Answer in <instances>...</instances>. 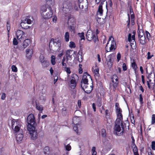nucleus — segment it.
Here are the masks:
<instances>
[{"label":"nucleus","mask_w":155,"mask_h":155,"mask_svg":"<svg viewBox=\"0 0 155 155\" xmlns=\"http://www.w3.org/2000/svg\"><path fill=\"white\" fill-rule=\"evenodd\" d=\"M99 69L98 68H97L94 69V73L97 76H98L99 75Z\"/></svg>","instance_id":"46"},{"label":"nucleus","mask_w":155,"mask_h":155,"mask_svg":"<svg viewBox=\"0 0 155 155\" xmlns=\"http://www.w3.org/2000/svg\"><path fill=\"white\" fill-rule=\"evenodd\" d=\"M121 112L122 111L116 112L117 114V119H118L120 120H123V116Z\"/></svg>","instance_id":"28"},{"label":"nucleus","mask_w":155,"mask_h":155,"mask_svg":"<svg viewBox=\"0 0 155 155\" xmlns=\"http://www.w3.org/2000/svg\"><path fill=\"white\" fill-rule=\"evenodd\" d=\"M110 40H111V43L110 45V47H109V48H108V42L107 43L106 46L105 47V50L107 52L113 50H114L116 48V42L114 41L113 37L111 36L109 38V42Z\"/></svg>","instance_id":"6"},{"label":"nucleus","mask_w":155,"mask_h":155,"mask_svg":"<svg viewBox=\"0 0 155 155\" xmlns=\"http://www.w3.org/2000/svg\"><path fill=\"white\" fill-rule=\"evenodd\" d=\"M57 20V17L55 15H54L53 16V18H52L53 21L54 22H56Z\"/></svg>","instance_id":"58"},{"label":"nucleus","mask_w":155,"mask_h":155,"mask_svg":"<svg viewBox=\"0 0 155 155\" xmlns=\"http://www.w3.org/2000/svg\"><path fill=\"white\" fill-rule=\"evenodd\" d=\"M58 79V76H55L54 77V84H55L57 81Z\"/></svg>","instance_id":"60"},{"label":"nucleus","mask_w":155,"mask_h":155,"mask_svg":"<svg viewBox=\"0 0 155 155\" xmlns=\"http://www.w3.org/2000/svg\"><path fill=\"white\" fill-rule=\"evenodd\" d=\"M145 33L147 39L149 40L150 39V34L147 31H146Z\"/></svg>","instance_id":"43"},{"label":"nucleus","mask_w":155,"mask_h":155,"mask_svg":"<svg viewBox=\"0 0 155 155\" xmlns=\"http://www.w3.org/2000/svg\"><path fill=\"white\" fill-rule=\"evenodd\" d=\"M121 54L120 53H118L117 56V59L118 61L120 58Z\"/></svg>","instance_id":"59"},{"label":"nucleus","mask_w":155,"mask_h":155,"mask_svg":"<svg viewBox=\"0 0 155 155\" xmlns=\"http://www.w3.org/2000/svg\"><path fill=\"white\" fill-rule=\"evenodd\" d=\"M73 54V51L71 50H67L66 52L65 55L67 61H71L72 58V56Z\"/></svg>","instance_id":"18"},{"label":"nucleus","mask_w":155,"mask_h":155,"mask_svg":"<svg viewBox=\"0 0 155 155\" xmlns=\"http://www.w3.org/2000/svg\"><path fill=\"white\" fill-rule=\"evenodd\" d=\"M78 61L79 62H81L82 61V57L81 55H79L78 56Z\"/></svg>","instance_id":"53"},{"label":"nucleus","mask_w":155,"mask_h":155,"mask_svg":"<svg viewBox=\"0 0 155 155\" xmlns=\"http://www.w3.org/2000/svg\"><path fill=\"white\" fill-rule=\"evenodd\" d=\"M70 26V30L71 31H74L75 29V25H69Z\"/></svg>","instance_id":"52"},{"label":"nucleus","mask_w":155,"mask_h":155,"mask_svg":"<svg viewBox=\"0 0 155 155\" xmlns=\"http://www.w3.org/2000/svg\"><path fill=\"white\" fill-rule=\"evenodd\" d=\"M12 129L14 127L21 126V122L18 120L13 119L12 121Z\"/></svg>","instance_id":"17"},{"label":"nucleus","mask_w":155,"mask_h":155,"mask_svg":"<svg viewBox=\"0 0 155 155\" xmlns=\"http://www.w3.org/2000/svg\"><path fill=\"white\" fill-rule=\"evenodd\" d=\"M52 40L54 45L57 47L58 50L59 51L61 46V41L56 39H52L50 43H51Z\"/></svg>","instance_id":"14"},{"label":"nucleus","mask_w":155,"mask_h":155,"mask_svg":"<svg viewBox=\"0 0 155 155\" xmlns=\"http://www.w3.org/2000/svg\"><path fill=\"white\" fill-rule=\"evenodd\" d=\"M133 145L134 146V147H133V152H137L138 151L137 148L136 146V145L135 144H134Z\"/></svg>","instance_id":"48"},{"label":"nucleus","mask_w":155,"mask_h":155,"mask_svg":"<svg viewBox=\"0 0 155 155\" xmlns=\"http://www.w3.org/2000/svg\"><path fill=\"white\" fill-rule=\"evenodd\" d=\"M21 126H18L15 127H14L13 129H12L13 130L14 132V134L15 133H18L19 132H22V130L20 128Z\"/></svg>","instance_id":"23"},{"label":"nucleus","mask_w":155,"mask_h":155,"mask_svg":"<svg viewBox=\"0 0 155 155\" xmlns=\"http://www.w3.org/2000/svg\"><path fill=\"white\" fill-rule=\"evenodd\" d=\"M25 33L21 30H18L16 32V36L18 39L20 41L22 40L24 38Z\"/></svg>","instance_id":"13"},{"label":"nucleus","mask_w":155,"mask_h":155,"mask_svg":"<svg viewBox=\"0 0 155 155\" xmlns=\"http://www.w3.org/2000/svg\"><path fill=\"white\" fill-rule=\"evenodd\" d=\"M155 123V114H153L152 115L151 124H153Z\"/></svg>","instance_id":"38"},{"label":"nucleus","mask_w":155,"mask_h":155,"mask_svg":"<svg viewBox=\"0 0 155 155\" xmlns=\"http://www.w3.org/2000/svg\"><path fill=\"white\" fill-rule=\"evenodd\" d=\"M79 36L81 38V40L84 39V33L82 32L81 33H79Z\"/></svg>","instance_id":"41"},{"label":"nucleus","mask_w":155,"mask_h":155,"mask_svg":"<svg viewBox=\"0 0 155 155\" xmlns=\"http://www.w3.org/2000/svg\"><path fill=\"white\" fill-rule=\"evenodd\" d=\"M140 101L141 104L143 103V98L142 94H140L139 95Z\"/></svg>","instance_id":"55"},{"label":"nucleus","mask_w":155,"mask_h":155,"mask_svg":"<svg viewBox=\"0 0 155 155\" xmlns=\"http://www.w3.org/2000/svg\"><path fill=\"white\" fill-rule=\"evenodd\" d=\"M64 68L66 69L65 70V71L68 74V77H69V74L71 73V71L70 70V68Z\"/></svg>","instance_id":"40"},{"label":"nucleus","mask_w":155,"mask_h":155,"mask_svg":"<svg viewBox=\"0 0 155 155\" xmlns=\"http://www.w3.org/2000/svg\"><path fill=\"white\" fill-rule=\"evenodd\" d=\"M69 47L71 48H75L76 45L75 43L74 42L70 41V42Z\"/></svg>","instance_id":"35"},{"label":"nucleus","mask_w":155,"mask_h":155,"mask_svg":"<svg viewBox=\"0 0 155 155\" xmlns=\"http://www.w3.org/2000/svg\"><path fill=\"white\" fill-rule=\"evenodd\" d=\"M151 81V80H149V81H147V84L148 87L149 88L153 89L154 87V84L153 83H151L150 84H149V82H150Z\"/></svg>","instance_id":"31"},{"label":"nucleus","mask_w":155,"mask_h":155,"mask_svg":"<svg viewBox=\"0 0 155 155\" xmlns=\"http://www.w3.org/2000/svg\"><path fill=\"white\" fill-rule=\"evenodd\" d=\"M5 94L4 93H3L2 94V95L1 96V99L4 100L5 99Z\"/></svg>","instance_id":"61"},{"label":"nucleus","mask_w":155,"mask_h":155,"mask_svg":"<svg viewBox=\"0 0 155 155\" xmlns=\"http://www.w3.org/2000/svg\"><path fill=\"white\" fill-rule=\"evenodd\" d=\"M7 30L8 31V35L9 34V31L10 29V25L9 23L7 21Z\"/></svg>","instance_id":"37"},{"label":"nucleus","mask_w":155,"mask_h":155,"mask_svg":"<svg viewBox=\"0 0 155 155\" xmlns=\"http://www.w3.org/2000/svg\"><path fill=\"white\" fill-rule=\"evenodd\" d=\"M112 61H107V65L110 68H111L112 66Z\"/></svg>","instance_id":"57"},{"label":"nucleus","mask_w":155,"mask_h":155,"mask_svg":"<svg viewBox=\"0 0 155 155\" xmlns=\"http://www.w3.org/2000/svg\"><path fill=\"white\" fill-rule=\"evenodd\" d=\"M111 81L113 83L114 87L115 89L118 84V80L117 76L116 75H114L111 77Z\"/></svg>","instance_id":"15"},{"label":"nucleus","mask_w":155,"mask_h":155,"mask_svg":"<svg viewBox=\"0 0 155 155\" xmlns=\"http://www.w3.org/2000/svg\"><path fill=\"white\" fill-rule=\"evenodd\" d=\"M92 107L93 108L94 111L95 112L96 111V107L95 104L94 103H93L92 104Z\"/></svg>","instance_id":"62"},{"label":"nucleus","mask_w":155,"mask_h":155,"mask_svg":"<svg viewBox=\"0 0 155 155\" xmlns=\"http://www.w3.org/2000/svg\"><path fill=\"white\" fill-rule=\"evenodd\" d=\"M109 111V110L107 109L105 110L106 116V117H107V118H108L109 117L110 114L108 113Z\"/></svg>","instance_id":"56"},{"label":"nucleus","mask_w":155,"mask_h":155,"mask_svg":"<svg viewBox=\"0 0 155 155\" xmlns=\"http://www.w3.org/2000/svg\"><path fill=\"white\" fill-rule=\"evenodd\" d=\"M105 0H95V2L98 4L100 2H101V4L99 5L98 11H97V15H99L101 16L102 15L103 10L102 9V5L103 3L105 1Z\"/></svg>","instance_id":"11"},{"label":"nucleus","mask_w":155,"mask_h":155,"mask_svg":"<svg viewBox=\"0 0 155 155\" xmlns=\"http://www.w3.org/2000/svg\"><path fill=\"white\" fill-rule=\"evenodd\" d=\"M13 45H16L18 44V42L17 41L16 38H14L13 40Z\"/></svg>","instance_id":"45"},{"label":"nucleus","mask_w":155,"mask_h":155,"mask_svg":"<svg viewBox=\"0 0 155 155\" xmlns=\"http://www.w3.org/2000/svg\"><path fill=\"white\" fill-rule=\"evenodd\" d=\"M119 104L118 103H116L115 104V108L116 112L121 111V109L119 107Z\"/></svg>","instance_id":"34"},{"label":"nucleus","mask_w":155,"mask_h":155,"mask_svg":"<svg viewBox=\"0 0 155 155\" xmlns=\"http://www.w3.org/2000/svg\"><path fill=\"white\" fill-rule=\"evenodd\" d=\"M133 35H132L131 36V34L130 33H129L128 35V41H129L130 42L131 41V38L134 41H133V44L134 42L136 44V42L135 41V32H133Z\"/></svg>","instance_id":"22"},{"label":"nucleus","mask_w":155,"mask_h":155,"mask_svg":"<svg viewBox=\"0 0 155 155\" xmlns=\"http://www.w3.org/2000/svg\"><path fill=\"white\" fill-rule=\"evenodd\" d=\"M12 69L13 72H16L17 71V68L15 65H13L12 66Z\"/></svg>","instance_id":"42"},{"label":"nucleus","mask_w":155,"mask_h":155,"mask_svg":"<svg viewBox=\"0 0 155 155\" xmlns=\"http://www.w3.org/2000/svg\"><path fill=\"white\" fill-rule=\"evenodd\" d=\"M151 147L152 150H155V142L154 141L152 142Z\"/></svg>","instance_id":"49"},{"label":"nucleus","mask_w":155,"mask_h":155,"mask_svg":"<svg viewBox=\"0 0 155 155\" xmlns=\"http://www.w3.org/2000/svg\"><path fill=\"white\" fill-rule=\"evenodd\" d=\"M139 41L142 45H144L146 41V39L143 32L139 31L138 32Z\"/></svg>","instance_id":"10"},{"label":"nucleus","mask_w":155,"mask_h":155,"mask_svg":"<svg viewBox=\"0 0 155 155\" xmlns=\"http://www.w3.org/2000/svg\"><path fill=\"white\" fill-rule=\"evenodd\" d=\"M97 17H98V18L97 19V22L99 24V28H102L104 26V24L105 22V21L104 19L103 18H101L100 17L102 15H101L100 16L99 15H97Z\"/></svg>","instance_id":"12"},{"label":"nucleus","mask_w":155,"mask_h":155,"mask_svg":"<svg viewBox=\"0 0 155 155\" xmlns=\"http://www.w3.org/2000/svg\"><path fill=\"white\" fill-rule=\"evenodd\" d=\"M51 61L52 64L53 65H54L55 64L56 62L55 61V57L54 55H52L51 57Z\"/></svg>","instance_id":"33"},{"label":"nucleus","mask_w":155,"mask_h":155,"mask_svg":"<svg viewBox=\"0 0 155 155\" xmlns=\"http://www.w3.org/2000/svg\"><path fill=\"white\" fill-rule=\"evenodd\" d=\"M153 56V54L150 55V52H148L147 53V59H150Z\"/></svg>","instance_id":"51"},{"label":"nucleus","mask_w":155,"mask_h":155,"mask_svg":"<svg viewBox=\"0 0 155 155\" xmlns=\"http://www.w3.org/2000/svg\"><path fill=\"white\" fill-rule=\"evenodd\" d=\"M78 105L79 107H80L81 105V102L80 100H78Z\"/></svg>","instance_id":"63"},{"label":"nucleus","mask_w":155,"mask_h":155,"mask_svg":"<svg viewBox=\"0 0 155 155\" xmlns=\"http://www.w3.org/2000/svg\"><path fill=\"white\" fill-rule=\"evenodd\" d=\"M132 66L134 70L136 71L137 68V65L135 62L132 63Z\"/></svg>","instance_id":"36"},{"label":"nucleus","mask_w":155,"mask_h":155,"mask_svg":"<svg viewBox=\"0 0 155 155\" xmlns=\"http://www.w3.org/2000/svg\"><path fill=\"white\" fill-rule=\"evenodd\" d=\"M28 130L29 131L30 135L31 138L33 140H35L38 138V134L35 127L29 126L27 128Z\"/></svg>","instance_id":"4"},{"label":"nucleus","mask_w":155,"mask_h":155,"mask_svg":"<svg viewBox=\"0 0 155 155\" xmlns=\"http://www.w3.org/2000/svg\"><path fill=\"white\" fill-rule=\"evenodd\" d=\"M36 109L39 110L40 113H41L43 110L42 106L36 102Z\"/></svg>","instance_id":"26"},{"label":"nucleus","mask_w":155,"mask_h":155,"mask_svg":"<svg viewBox=\"0 0 155 155\" xmlns=\"http://www.w3.org/2000/svg\"><path fill=\"white\" fill-rule=\"evenodd\" d=\"M41 14L42 17L45 19H48L51 18L53 13L51 7L47 5L42 6L41 8Z\"/></svg>","instance_id":"2"},{"label":"nucleus","mask_w":155,"mask_h":155,"mask_svg":"<svg viewBox=\"0 0 155 155\" xmlns=\"http://www.w3.org/2000/svg\"><path fill=\"white\" fill-rule=\"evenodd\" d=\"M40 61L42 65L44 67H46L48 65V63L46 61L44 60L43 57L42 56L40 57Z\"/></svg>","instance_id":"24"},{"label":"nucleus","mask_w":155,"mask_h":155,"mask_svg":"<svg viewBox=\"0 0 155 155\" xmlns=\"http://www.w3.org/2000/svg\"><path fill=\"white\" fill-rule=\"evenodd\" d=\"M30 43V40L29 39H26L23 42L22 44V47H21L19 48L20 49H24L26 48Z\"/></svg>","instance_id":"21"},{"label":"nucleus","mask_w":155,"mask_h":155,"mask_svg":"<svg viewBox=\"0 0 155 155\" xmlns=\"http://www.w3.org/2000/svg\"><path fill=\"white\" fill-rule=\"evenodd\" d=\"M27 121L28 124L27 128L29 127V125L32 127H35L36 124L34 114H30L28 116Z\"/></svg>","instance_id":"5"},{"label":"nucleus","mask_w":155,"mask_h":155,"mask_svg":"<svg viewBox=\"0 0 155 155\" xmlns=\"http://www.w3.org/2000/svg\"><path fill=\"white\" fill-rule=\"evenodd\" d=\"M86 38L89 41L93 40L94 42H96L97 39L95 33L91 30H88L87 33Z\"/></svg>","instance_id":"7"},{"label":"nucleus","mask_w":155,"mask_h":155,"mask_svg":"<svg viewBox=\"0 0 155 155\" xmlns=\"http://www.w3.org/2000/svg\"><path fill=\"white\" fill-rule=\"evenodd\" d=\"M74 76H76V75L73 74L71 76V79L70 81V86L72 89H74L76 87L77 84L75 79L74 78Z\"/></svg>","instance_id":"16"},{"label":"nucleus","mask_w":155,"mask_h":155,"mask_svg":"<svg viewBox=\"0 0 155 155\" xmlns=\"http://www.w3.org/2000/svg\"><path fill=\"white\" fill-rule=\"evenodd\" d=\"M83 70L82 68H80L79 69V73L80 74H81L82 73Z\"/></svg>","instance_id":"64"},{"label":"nucleus","mask_w":155,"mask_h":155,"mask_svg":"<svg viewBox=\"0 0 155 155\" xmlns=\"http://www.w3.org/2000/svg\"><path fill=\"white\" fill-rule=\"evenodd\" d=\"M16 136V138L17 141L18 142L21 141L23 139V131H22V133L19 132L18 133H15Z\"/></svg>","instance_id":"19"},{"label":"nucleus","mask_w":155,"mask_h":155,"mask_svg":"<svg viewBox=\"0 0 155 155\" xmlns=\"http://www.w3.org/2000/svg\"><path fill=\"white\" fill-rule=\"evenodd\" d=\"M64 39L66 42H68L69 40V34L68 32H65L64 35Z\"/></svg>","instance_id":"29"},{"label":"nucleus","mask_w":155,"mask_h":155,"mask_svg":"<svg viewBox=\"0 0 155 155\" xmlns=\"http://www.w3.org/2000/svg\"><path fill=\"white\" fill-rule=\"evenodd\" d=\"M101 135L103 137H106V133L105 129H103L101 130Z\"/></svg>","instance_id":"39"},{"label":"nucleus","mask_w":155,"mask_h":155,"mask_svg":"<svg viewBox=\"0 0 155 155\" xmlns=\"http://www.w3.org/2000/svg\"><path fill=\"white\" fill-rule=\"evenodd\" d=\"M26 56L28 58H30L31 57V53L30 49H27L26 50Z\"/></svg>","instance_id":"30"},{"label":"nucleus","mask_w":155,"mask_h":155,"mask_svg":"<svg viewBox=\"0 0 155 155\" xmlns=\"http://www.w3.org/2000/svg\"><path fill=\"white\" fill-rule=\"evenodd\" d=\"M32 22V20L28 18H26L25 19L22 20L20 23L21 27L24 29H28L29 28V26L27 24H30Z\"/></svg>","instance_id":"9"},{"label":"nucleus","mask_w":155,"mask_h":155,"mask_svg":"<svg viewBox=\"0 0 155 155\" xmlns=\"http://www.w3.org/2000/svg\"><path fill=\"white\" fill-rule=\"evenodd\" d=\"M95 147H93L92 148V154L93 155H96L97 153L95 151Z\"/></svg>","instance_id":"50"},{"label":"nucleus","mask_w":155,"mask_h":155,"mask_svg":"<svg viewBox=\"0 0 155 155\" xmlns=\"http://www.w3.org/2000/svg\"><path fill=\"white\" fill-rule=\"evenodd\" d=\"M44 153L46 155H48L50 153L49 148L48 147H45L44 149Z\"/></svg>","instance_id":"27"},{"label":"nucleus","mask_w":155,"mask_h":155,"mask_svg":"<svg viewBox=\"0 0 155 155\" xmlns=\"http://www.w3.org/2000/svg\"><path fill=\"white\" fill-rule=\"evenodd\" d=\"M91 76L87 72H85L81 81V87L82 89L87 94L90 93L93 90V85H88V78Z\"/></svg>","instance_id":"1"},{"label":"nucleus","mask_w":155,"mask_h":155,"mask_svg":"<svg viewBox=\"0 0 155 155\" xmlns=\"http://www.w3.org/2000/svg\"><path fill=\"white\" fill-rule=\"evenodd\" d=\"M123 70L124 71H125L127 69V66L126 64L124 63L122 65Z\"/></svg>","instance_id":"54"},{"label":"nucleus","mask_w":155,"mask_h":155,"mask_svg":"<svg viewBox=\"0 0 155 155\" xmlns=\"http://www.w3.org/2000/svg\"><path fill=\"white\" fill-rule=\"evenodd\" d=\"M68 23L69 25H75V19L73 18H69L68 19Z\"/></svg>","instance_id":"25"},{"label":"nucleus","mask_w":155,"mask_h":155,"mask_svg":"<svg viewBox=\"0 0 155 155\" xmlns=\"http://www.w3.org/2000/svg\"><path fill=\"white\" fill-rule=\"evenodd\" d=\"M125 127L124 125H115L114 129L116 133L119 136L121 135L124 131Z\"/></svg>","instance_id":"8"},{"label":"nucleus","mask_w":155,"mask_h":155,"mask_svg":"<svg viewBox=\"0 0 155 155\" xmlns=\"http://www.w3.org/2000/svg\"><path fill=\"white\" fill-rule=\"evenodd\" d=\"M62 114L64 115H65L67 113L66 109L65 108H64L62 109Z\"/></svg>","instance_id":"44"},{"label":"nucleus","mask_w":155,"mask_h":155,"mask_svg":"<svg viewBox=\"0 0 155 155\" xmlns=\"http://www.w3.org/2000/svg\"><path fill=\"white\" fill-rule=\"evenodd\" d=\"M78 117H73V123L74 124L73 127V128L74 130L76 132L77 134H78V127L77 126V123L76 122H75V120H76L77 119H78Z\"/></svg>","instance_id":"20"},{"label":"nucleus","mask_w":155,"mask_h":155,"mask_svg":"<svg viewBox=\"0 0 155 155\" xmlns=\"http://www.w3.org/2000/svg\"><path fill=\"white\" fill-rule=\"evenodd\" d=\"M123 122V120H120L118 119H116L115 122V125H124L122 124Z\"/></svg>","instance_id":"32"},{"label":"nucleus","mask_w":155,"mask_h":155,"mask_svg":"<svg viewBox=\"0 0 155 155\" xmlns=\"http://www.w3.org/2000/svg\"><path fill=\"white\" fill-rule=\"evenodd\" d=\"M65 147L66 150L68 151L70 150L71 149V147L69 144H68L67 145L65 146Z\"/></svg>","instance_id":"47"},{"label":"nucleus","mask_w":155,"mask_h":155,"mask_svg":"<svg viewBox=\"0 0 155 155\" xmlns=\"http://www.w3.org/2000/svg\"><path fill=\"white\" fill-rule=\"evenodd\" d=\"M63 6V10L66 12V13L70 12L71 10L73 8V9L75 11H77L78 9V4H76L75 3L72 4L70 3L65 2L64 3Z\"/></svg>","instance_id":"3"}]
</instances>
